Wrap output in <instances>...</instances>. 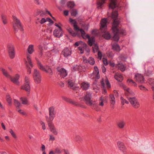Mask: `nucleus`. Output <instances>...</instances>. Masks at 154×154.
Wrapping results in <instances>:
<instances>
[{
    "label": "nucleus",
    "instance_id": "obj_11",
    "mask_svg": "<svg viewBox=\"0 0 154 154\" xmlns=\"http://www.w3.org/2000/svg\"><path fill=\"white\" fill-rule=\"evenodd\" d=\"M57 70L62 77L64 78L67 75V72L64 68H57Z\"/></svg>",
    "mask_w": 154,
    "mask_h": 154
},
{
    "label": "nucleus",
    "instance_id": "obj_53",
    "mask_svg": "<svg viewBox=\"0 0 154 154\" xmlns=\"http://www.w3.org/2000/svg\"><path fill=\"white\" fill-rule=\"evenodd\" d=\"M69 21L71 23L73 24V26L74 25H75L77 23L75 20L72 19L71 18H69Z\"/></svg>",
    "mask_w": 154,
    "mask_h": 154
},
{
    "label": "nucleus",
    "instance_id": "obj_42",
    "mask_svg": "<svg viewBox=\"0 0 154 154\" xmlns=\"http://www.w3.org/2000/svg\"><path fill=\"white\" fill-rule=\"evenodd\" d=\"M105 0H101L100 1L97 2V5L98 6L97 8H100L102 5L105 3Z\"/></svg>",
    "mask_w": 154,
    "mask_h": 154
},
{
    "label": "nucleus",
    "instance_id": "obj_10",
    "mask_svg": "<svg viewBox=\"0 0 154 154\" xmlns=\"http://www.w3.org/2000/svg\"><path fill=\"white\" fill-rule=\"evenodd\" d=\"M124 89L125 92V95L128 99V97H133L131 96L134 95V92L130 88L125 87L124 88Z\"/></svg>",
    "mask_w": 154,
    "mask_h": 154
},
{
    "label": "nucleus",
    "instance_id": "obj_44",
    "mask_svg": "<svg viewBox=\"0 0 154 154\" xmlns=\"http://www.w3.org/2000/svg\"><path fill=\"white\" fill-rule=\"evenodd\" d=\"M120 100L122 104L123 105H124L125 103L127 104L128 103V102L122 97H121Z\"/></svg>",
    "mask_w": 154,
    "mask_h": 154
},
{
    "label": "nucleus",
    "instance_id": "obj_60",
    "mask_svg": "<svg viewBox=\"0 0 154 154\" xmlns=\"http://www.w3.org/2000/svg\"><path fill=\"white\" fill-rule=\"evenodd\" d=\"M113 94L114 95H115L116 97H118L119 95V94L118 92L116 90H114L113 91Z\"/></svg>",
    "mask_w": 154,
    "mask_h": 154
},
{
    "label": "nucleus",
    "instance_id": "obj_49",
    "mask_svg": "<svg viewBox=\"0 0 154 154\" xmlns=\"http://www.w3.org/2000/svg\"><path fill=\"white\" fill-rule=\"evenodd\" d=\"M148 82L152 87H154V79H149Z\"/></svg>",
    "mask_w": 154,
    "mask_h": 154
},
{
    "label": "nucleus",
    "instance_id": "obj_63",
    "mask_svg": "<svg viewBox=\"0 0 154 154\" xmlns=\"http://www.w3.org/2000/svg\"><path fill=\"white\" fill-rule=\"evenodd\" d=\"M50 138L49 140H50L54 141L55 140V137L52 135H49Z\"/></svg>",
    "mask_w": 154,
    "mask_h": 154
},
{
    "label": "nucleus",
    "instance_id": "obj_8",
    "mask_svg": "<svg viewBox=\"0 0 154 154\" xmlns=\"http://www.w3.org/2000/svg\"><path fill=\"white\" fill-rule=\"evenodd\" d=\"M49 116H45L46 120H53L55 116V113L54 112V109L53 107H51L49 108Z\"/></svg>",
    "mask_w": 154,
    "mask_h": 154
},
{
    "label": "nucleus",
    "instance_id": "obj_43",
    "mask_svg": "<svg viewBox=\"0 0 154 154\" xmlns=\"http://www.w3.org/2000/svg\"><path fill=\"white\" fill-rule=\"evenodd\" d=\"M67 31L73 36L75 37L76 35V34L74 32L71 28H69L68 29H67Z\"/></svg>",
    "mask_w": 154,
    "mask_h": 154
},
{
    "label": "nucleus",
    "instance_id": "obj_55",
    "mask_svg": "<svg viewBox=\"0 0 154 154\" xmlns=\"http://www.w3.org/2000/svg\"><path fill=\"white\" fill-rule=\"evenodd\" d=\"M17 110L19 113L23 115H26V113L23 110L20 109H19V108H18L17 109Z\"/></svg>",
    "mask_w": 154,
    "mask_h": 154
},
{
    "label": "nucleus",
    "instance_id": "obj_47",
    "mask_svg": "<svg viewBox=\"0 0 154 154\" xmlns=\"http://www.w3.org/2000/svg\"><path fill=\"white\" fill-rule=\"evenodd\" d=\"M88 62L91 65H93L95 63L94 59L93 58L90 57L89 58Z\"/></svg>",
    "mask_w": 154,
    "mask_h": 154
},
{
    "label": "nucleus",
    "instance_id": "obj_39",
    "mask_svg": "<svg viewBox=\"0 0 154 154\" xmlns=\"http://www.w3.org/2000/svg\"><path fill=\"white\" fill-rule=\"evenodd\" d=\"M93 51L94 53L97 52L99 50L98 46L97 44H95L92 47Z\"/></svg>",
    "mask_w": 154,
    "mask_h": 154
},
{
    "label": "nucleus",
    "instance_id": "obj_46",
    "mask_svg": "<svg viewBox=\"0 0 154 154\" xmlns=\"http://www.w3.org/2000/svg\"><path fill=\"white\" fill-rule=\"evenodd\" d=\"M57 83L58 85L61 87H63L64 86V84L62 81L58 80L57 81Z\"/></svg>",
    "mask_w": 154,
    "mask_h": 154
},
{
    "label": "nucleus",
    "instance_id": "obj_35",
    "mask_svg": "<svg viewBox=\"0 0 154 154\" xmlns=\"http://www.w3.org/2000/svg\"><path fill=\"white\" fill-rule=\"evenodd\" d=\"M14 102L17 109L18 108H19L21 106L20 103L17 100L15 99H14Z\"/></svg>",
    "mask_w": 154,
    "mask_h": 154
},
{
    "label": "nucleus",
    "instance_id": "obj_41",
    "mask_svg": "<svg viewBox=\"0 0 154 154\" xmlns=\"http://www.w3.org/2000/svg\"><path fill=\"white\" fill-rule=\"evenodd\" d=\"M20 100L22 102V103L23 104H27V100L26 97H22L20 98Z\"/></svg>",
    "mask_w": 154,
    "mask_h": 154
},
{
    "label": "nucleus",
    "instance_id": "obj_40",
    "mask_svg": "<svg viewBox=\"0 0 154 154\" xmlns=\"http://www.w3.org/2000/svg\"><path fill=\"white\" fill-rule=\"evenodd\" d=\"M37 15H40L42 17L45 15V13L43 11L38 10L37 11Z\"/></svg>",
    "mask_w": 154,
    "mask_h": 154
},
{
    "label": "nucleus",
    "instance_id": "obj_21",
    "mask_svg": "<svg viewBox=\"0 0 154 154\" xmlns=\"http://www.w3.org/2000/svg\"><path fill=\"white\" fill-rule=\"evenodd\" d=\"M88 105L91 106L93 109L96 111H97L98 110L97 104L95 101H92V102H91Z\"/></svg>",
    "mask_w": 154,
    "mask_h": 154
},
{
    "label": "nucleus",
    "instance_id": "obj_31",
    "mask_svg": "<svg viewBox=\"0 0 154 154\" xmlns=\"http://www.w3.org/2000/svg\"><path fill=\"white\" fill-rule=\"evenodd\" d=\"M2 71L3 74V75L5 76L6 77L8 78H11V76L9 74L8 72L5 70L4 68H2Z\"/></svg>",
    "mask_w": 154,
    "mask_h": 154
},
{
    "label": "nucleus",
    "instance_id": "obj_6",
    "mask_svg": "<svg viewBox=\"0 0 154 154\" xmlns=\"http://www.w3.org/2000/svg\"><path fill=\"white\" fill-rule=\"evenodd\" d=\"M21 88L25 90L28 92H29L30 88L29 86V79L28 77L26 76L25 78V85L22 86Z\"/></svg>",
    "mask_w": 154,
    "mask_h": 154
},
{
    "label": "nucleus",
    "instance_id": "obj_32",
    "mask_svg": "<svg viewBox=\"0 0 154 154\" xmlns=\"http://www.w3.org/2000/svg\"><path fill=\"white\" fill-rule=\"evenodd\" d=\"M112 46L113 50L116 51H120V46L117 44L114 43L112 45Z\"/></svg>",
    "mask_w": 154,
    "mask_h": 154
},
{
    "label": "nucleus",
    "instance_id": "obj_50",
    "mask_svg": "<svg viewBox=\"0 0 154 154\" xmlns=\"http://www.w3.org/2000/svg\"><path fill=\"white\" fill-rule=\"evenodd\" d=\"M116 65V66H117L118 67H126L125 65L121 62L118 63Z\"/></svg>",
    "mask_w": 154,
    "mask_h": 154
},
{
    "label": "nucleus",
    "instance_id": "obj_34",
    "mask_svg": "<svg viewBox=\"0 0 154 154\" xmlns=\"http://www.w3.org/2000/svg\"><path fill=\"white\" fill-rule=\"evenodd\" d=\"M6 100L9 105L11 104L12 103V99L9 95L7 94L6 97Z\"/></svg>",
    "mask_w": 154,
    "mask_h": 154
},
{
    "label": "nucleus",
    "instance_id": "obj_15",
    "mask_svg": "<svg viewBox=\"0 0 154 154\" xmlns=\"http://www.w3.org/2000/svg\"><path fill=\"white\" fill-rule=\"evenodd\" d=\"M54 35L57 38H60L63 36L62 29H55L53 32Z\"/></svg>",
    "mask_w": 154,
    "mask_h": 154
},
{
    "label": "nucleus",
    "instance_id": "obj_61",
    "mask_svg": "<svg viewBox=\"0 0 154 154\" xmlns=\"http://www.w3.org/2000/svg\"><path fill=\"white\" fill-rule=\"evenodd\" d=\"M46 21V19L44 18H42L40 21V23L41 24H43Z\"/></svg>",
    "mask_w": 154,
    "mask_h": 154
},
{
    "label": "nucleus",
    "instance_id": "obj_18",
    "mask_svg": "<svg viewBox=\"0 0 154 154\" xmlns=\"http://www.w3.org/2000/svg\"><path fill=\"white\" fill-rule=\"evenodd\" d=\"M117 146L120 150L122 151L124 153L126 152V148L122 142L118 141L117 143Z\"/></svg>",
    "mask_w": 154,
    "mask_h": 154
},
{
    "label": "nucleus",
    "instance_id": "obj_12",
    "mask_svg": "<svg viewBox=\"0 0 154 154\" xmlns=\"http://www.w3.org/2000/svg\"><path fill=\"white\" fill-rule=\"evenodd\" d=\"M71 51L67 47L65 48L62 51L61 54L64 57H67L71 54Z\"/></svg>",
    "mask_w": 154,
    "mask_h": 154
},
{
    "label": "nucleus",
    "instance_id": "obj_45",
    "mask_svg": "<svg viewBox=\"0 0 154 154\" xmlns=\"http://www.w3.org/2000/svg\"><path fill=\"white\" fill-rule=\"evenodd\" d=\"M78 14V11L77 10L73 9L71 11V14L72 16H75Z\"/></svg>",
    "mask_w": 154,
    "mask_h": 154
},
{
    "label": "nucleus",
    "instance_id": "obj_37",
    "mask_svg": "<svg viewBox=\"0 0 154 154\" xmlns=\"http://www.w3.org/2000/svg\"><path fill=\"white\" fill-rule=\"evenodd\" d=\"M47 122L48 126L49 128L50 129L54 127L52 121L50 120H46Z\"/></svg>",
    "mask_w": 154,
    "mask_h": 154
},
{
    "label": "nucleus",
    "instance_id": "obj_4",
    "mask_svg": "<svg viewBox=\"0 0 154 154\" xmlns=\"http://www.w3.org/2000/svg\"><path fill=\"white\" fill-rule=\"evenodd\" d=\"M33 78L35 83L38 84L41 82V76L39 71L36 69H34L33 74Z\"/></svg>",
    "mask_w": 154,
    "mask_h": 154
},
{
    "label": "nucleus",
    "instance_id": "obj_26",
    "mask_svg": "<svg viewBox=\"0 0 154 154\" xmlns=\"http://www.w3.org/2000/svg\"><path fill=\"white\" fill-rule=\"evenodd\" d=\"M89 86V84L85 82H83L81 84V87L82 89L86 90L88 88Z\"/></svg>",
    "mask_w": 154,
    "mask_h": 154
},
{
    "label": "nucleus",
    "instance_id": "obj_3",
    "mask_svg": "<svg viewBox=\"0 0 154 154\" xmlns=\"http://www.w3.org/2000/svg\"><path fill=\"white\" fill-rule=\"evenodd\" d=\"M7 49L9 56L11 59H14L15 57V52L14 45L11 43H9L7 45Z\"/></svg>",
    "mask_w": 154,
    "mask_h": 154
},
{
    "label": "nucleus",
    "instance_id": "obj_20",
    "mask_svg": "<svg viewBox=\"0 0 154 154\" xmlns=\"http://www.w3.org/2000/svg\"><path fill=\"white\" fill-rule=\"evenodd\" d=\"M126 122L124 120H120L117 123V126L120 128L122 129L125 125Z\"/></svg>",
    "mask_w": 154,
    "mask_h": 154
},
{
    "label": "nucleus",
    "instance_id": "obj_5",
    "mask_svg": "<svg viewBox=\"0 0 154 154\" xmlns=\"http://www.w3.org/2000/svg\"><path fill=\"white\" fill-rule=\"evenodd\" d=\"M13 27L15 31L17 30L18 29H21L22 25L19 19H18L15 16H13Z\"/></svg>",
    "mask_w": 154,
    "mask_h": 154
},
{
    "label": "nucleus",
    "instance_id": "obj_56",
    "mask_svg": "<svg viewBox=\"0 0 154 154\" xmlns=\"http://www.w3.org/2000/svg\"><path fill=\"white\" fill-rule=\"evenodd\" d=\"M62 151L59 148H56L55 149V153L57 154H60Z\"/></svg>",
    "mask_w": 154,
    "mask_h": 154
},
{
    "label": "nucleus",
    "instance_id": "obj_29",
    "mask_svg": "<svg viewBox=\"0 0 154 154\" xmlns=\"http://www.w3.org/2000/svg\"><path fill=\"white\" fill-rule=\"evenodd\" d=\"M75 141L78 143L82 142L83 141L82 137L79 135H76L74 138Z\"/></svg>",
    "mask_w": 154,
    "mask_h": 154
},
{
    "label": "nucleus",
    "instance_id": "obj_27",
    "mask_svg": "<svg viewBox=\"0 0 154 154\" xmlns=\"http://www.w3.org/2000/svg\"><path fill=\"white\" fill-rule=\"evenodd\" d=\"M41 69L45 71L46 72L48 73L49 75L51 76L52 75V70L51 68H40Z\"/></svg>",
    "mask_w": 154,
    "mask_h": 154
},
{
    "label": "nucleus",
    "instance_id": "obj_24",
    "mask_svg": "<svg viewBox=\"0 0 154 154\" xmlns=\"http://www.w3.org/2000/svg\"><path fill=\"white\" fill-rule=\"evenodd\" d=\"M68 85L73 90H75V86L74 82L73 80L69 79L67 81Z\"/></svg>",
    "mask_w": 154,
    "mask_h": 154
},
{
    "label": "nucleus",
    "instance_id": "obj_33",
    "mask_svg": "<svg viewBox=\"0 0 154 154\" xmlns=\"http://www.w3.org/2000/svg\"><path fill=\"white\" fill-rule=\"evenodd\" d=\"M75 5L74 2L73 1H69L67 3V6L68 8L71 9L73 8Z\"/></svg>",
    "mask_w": 154,
    "mask_h": 154
},
{
    "label": "nucleus",
    "instance_id": "obj_17",
    "mask_svg": "<svg viewBox=\"0 0 154 154\" xmlns=\"http://www.w3.org/2000/svg\"><path fill=\"white\" fill-rule=\"evenodd\" d=\"M85 38V39L87 38L88 39V45L90 46H92L95 42L94 37L93 36L90 37L88 34H87L86 35Z\"/></svg>",
    "mask_w": 154,
    "mask_h": 154
},
{
    "label": "nucleus",
    "instance_id": "obj_58",
    "mask_svg": "<svg viewBox=\"0 0 154 154\" xmlns=\"http://www.w3.org/2000/svg\"><path fill=\"white\" fill-rule=\"evenodd\" d=\"M139 87L140 88V89L144 91H148V89H146L144 86H143L142 85H139Z\"/></svg>",
    "mask_w": 154,
    "mask_h": 154
},
{
    "label": "nucleus",
    "instance_id": "obj_28",
    "mask_svg": "<svg viewBox=\"0 0 154 154\" xmlns=\"http://www.w3.org/2000/svg\"><path fill=\"white\" fill-rule=\"evenodd\" d=\"M34 46L32 45H29L27 48V51L29 54H31L34 51Z\"/></svg>",
    "mask_w": 154,
    "mask_h": 154
},
{
    "label": "nucleus",
    "instance_id": "obj_25",
    "mask_svg": "<svg viewBox=\"0 0 154 154\" xmlns=\"http://www.w3.org/2000/svg\"><path fill=\"white\" fill-rule=\"evenodd\" d=\"M116 0H111L109 6V8L113 9L116 7Z\"/></svg>",
    "mask_w": 154,
    "mask_h": 154
},
{
    "label": "nucleus",
    "instance_id": "obj_36",
    "mask_svg": "<svg viewBox=\"0 0 154 154\" xmlns=\"http://www.w3.org/2000/svg\"><path fill=\"white\" fill-rule=\"evenodd\" d=\"M27 58L28 62V63L29 64L30 66L31 67H33V66L31 61L30 55H27Z\"/></svg>",
    "mask_w": 154,
    "mask_h": 154
},
{
    "label": "nucleus",
    "instance_id": "obj_19",
    "mask_svg": "<svg viewBox=\"0 0 154 154\" xmlns=\"http://www.w3.org/2000/svg\"><path fill=\"white\" fill-rule=\"evenodd\" d=\"M20 76L18 74L16 75L14 77H12L11 76L9 79H10L11 81L14 83L18 85L19 84L18 79Z\"/></svg>",
    "mask_w": 154,
    "mask_h": 154
},
{
    "label": "nucleus",
    "instance_id": "obj_7",
    "mask_svg": "<svg viewBox=\"0 0 154 154\" xmlns=\"http://www.w3.org/2000/svg\"><path fill=\"white\" fill-rule=\"evenodd\" d=\"M128 100H129L132 106L135 108H138L140 106V104L137 100L135 97H128Z\"/></svg>",
    "mask_w": 154,
    "mask_h": 154
},
{
    "label": "nucleus",
    "instance_id": "obj_64",
    "mask_svg": "<svg viewBox=\"0 0 154 154\" xmlns=\"http://www.w3.org/2000/svg\"><path fill=\"white\" fill-rule=\"evenodd\" d=\"M46 21H48L50 23L52 24L54 23V21L49 17H47L46 18Z\"/></svg>",
    "mask_w": 154,
    "mask_h": 154
},
{
    "label": "nucleus",
    "instance_id": "obj_51",
    "mask_svg": "<svg viewBox=\"0 0 154 154\" xmlns=\"http://www.w3.org/2000/svg\"><path fill=\"white\" fill-rule=\"evenodd\" d=\"M79 31L80 32L82 36V38L84 39H85V38L86 35H85V31L82 29H80V30H79Z\"/></svg>",
    "mask_w": 154,
    "mask_h": 154
},
{
    "label": "nucleus",
    "instance_id": "obj_22",
    "mask_svg": "<svg viewBox=\"0 0 154 154\" xmlns=\"http://www.w3.org/2000/svg\"><path fill=\"white\" fill-rule=\"evenodd\" d=\"M109 100L111 104L113 105L112 106V107L113 108L114 107V105L116 103L114 95L111 94L109 95Z\"/></svg>",
    "mask_w": 154,
    "mask_h": 154
},
{
    "label": "nucleus",
    "instance_id": "obj_54",
    "mask_svg": "<svg viewBox=\"0 0 154 154\" xmlns=\"http://www.w3.org/2000/svg\"><path fill=\"white\" fill-rule=\"evenodd\" d=\"M35 59L37 63L38 66H39V67H44L39 60L37 58H35Z\"/></svg>",
    "mask_w": 154,
    "mask_h": 154
},
{
    "label": "nucleus",
    "instance_id": "obj_14",
    "mask_svg": "<svg viewBox=\"0 0 154 154\" xmlns=\"http://www.w3.org/2000/svg\"><path fill=\"white\" fill-rule=\"evenodd\" d=\"M94 70L91 75L92 79H99L100 78L99 71L98 68H94Z\"/></svg>",
    "mask_w": 154,
    "mask_h": 154
},
{
    "label": "nucleus",
    "instance_id": "obj_13",
    "mask_svg": "<svg viewBox=\"0 0 154 154\" xmlns=\"http://www.w3.org/2000/svg\"><path fill=\"white\" fill-rule=\"evenodd\" d=\"M135 78L137 82L140 83H143L144 81L143 76L140 74H136L135 75Z\"/></svg>",
    "mask_w": 154,
    "mask_h": 154
},
{
    "label": "nucleus",
    "instance_id": "obj_2",
    "mask_svg": "<svg viewBox=\"0 0 154 154\" xmlns=\"http://www.w3.org/2000/svg\"><path fill=\"white\" fill-rule=\"evenodd\" d=\"M107 19L106 18H103L100 21V30L102 32L105 33L103 35V37L106 40H109L111 38L110 34L108 32H105L107 29Z\"/></svg>",
    "mask_w": 154,
    "mask_h": 154
},
{
    "label": "nucleus",
    "instance_id": "obj_1",
    "mask_svg": "<svg viewBox=\"0 0 154 154\" xmlns=\"http://www.w3.org/2000/svg\"><path fill=\"white\" fill-rule=\"evenodd\" d=\"M118 16V12L117 11L112 12V17L114 19L112 23V31L114 34L112 39L113 40L118 41L119 39V35H124L125 32V30L121 28H118V25L119 23V21L116 19Z\"/></svg>",
    "mask_w": 154,
    "mask_h": 154
},
{
    "label": "nucleus",
    "instance_id": "obj_16",
    "mask_svg": "<svg viewBox=\"0 0 154 154\" xmlns=\"http://www.w3.org/2000/svg\"><path fill=\"white\" fill-rule=\"evenodd\" d=\"M78 49L80 51L81 54L83 53L84 49H85L88 52H89L90 51V50L87 44L84 43H83L82 47H79Z\"/></svg>",
    "mask_w": 154,
    "mask_h": 154
},
{
    "label": "nucleus",
    "instance_id": "obj_38",
    "mask_svg": "<svg viewBox=\"0 0 154 154\" xmlns=\"http://www.w3.org/2000/svg\"><path fill=\"white\" fill-rule=\"evenodd\" d=\"M2 19L4 24L5 25L6 24L8 23L6 17L3 15H2L1 16Z\"/></svg>",
    "mask_w": 154,
    "mask_h": 154
},
{
    "label": "nucleus",
    "instance_id": "obj_57",
    "mask_svg": "<svg viewBox=\"0 0 154 154\" xmlns=\"http://www.w3.org/2000/svg\"><path fill=\"white\" fill-rule=\"evenodd\" d=\"M105 82L106 83V85L107 86V87L108 88H109L111 87V85L108 80V79H106L105 80Z\"/></svg>",
    "mask_w": 154,
    "mask_h": 154
},
{
    "label": "nucleus",
    "instance_id": "obj_30",
    "mask_svg": "<svg viewBox=\"0 0 154 154\" xmlns=\"http://www.w3.org/2000/svg\"><path fill=\"white\" fill-rule=\"evenodd\" d=\"M127 82L128 84L131 86H134V87L137 86V84L134 81L131 79H128L127 80Z\"/></svg>",
    "mask_w": 154,
    "mask_h": 154
},
{
    "label": "nucleus",
    "instance_id": "obj_52",
    "mask_svg": "<svg viewBox=\"0 0 154 154\" xmlns=\"http://www.w3.org/2000/svg\"><path fill=\"white\" fill-rule=\"evenodd\" d=\"M9 132L14 138L15 139L17 138V137L15 134L12 129H11L10 130Z\"/></svg>",
    "mask_w": 154,
    "mask_h": 154
},
{
    "label": "nucleus",
    "instance_id": "obj_59",
    "mask_svg": "<svg viewBox=\"0 0 154 154\" xmlns=\"http://www.w3.org/2000/svg\"><path fill=\"white\" fill-rule=\"evenodd\" d=\"M73 26L74 29L75 30L79 31V30H80V29L79 28L77 24L73 25Z\"/></svg>",
    "mask_w": 154,
    "mask_h": 154
},
{
    "label": "nucleus",
    "instance_id": "obj_62",
    "mask_svg": "<svg viewBox=\"0 0 154 154\" xmlns=\"http://www.w3.org/2000/svg\"><path fill=\"white\" fill-rule=\"evenodd\" d=\"M108 56L110 57H112L114 56V54L111 51L108 52L107 53Z\"/></svg>",
    "mask_w": 154,
    "mask_h": 154
},
{
    "label": "nucleus",
    "instance_id": "obj_48",
    "mask_svg": "<svg viewBox=\"0 0 154 154\" xmlns=\"http://www.w3.org/2000/svg\"><path fill=\"white\" fill-rule=\"evenodd\" d=\"M51 132H52L54 135H57L58 133L56 130V129L54 128H53L50 129Z\"/></svg>",
    "mask_w": 154,
    "mask_h": 154
},
{
    "label": "nucleus",
    "instance_id": "obj_23",
    "mask_svg": "<svg viewBox=\"0 0 154 154\" xmlns=\"http://www.w3.org/2000/svg\"><path fill=\"white\" fill-rule=\"evenodd\" d=\"M115 78L118 81L121 82L123 80V77L119 73H116L114 75Z\"/></svg>",
    "mask_w": 154,
    "mask_h": 154
},
{
    "label": "nucleus",
    "instance_id": "obj_9",
    "mask_svg": "<svg viewBox=\"0 0 154 154\" xmlns=\"http://www.w3.org/2000/svg\"><path fill=\"white\" fill-rule=\"evenodd\" d=\"M92 93L87 92L84 97V101L85 102V103L88 105L91 102L93 101L91 100L92 97Z\"/></svg>",
    "mask_w": 154,
    "mask_h": 154
}]
</instances>
